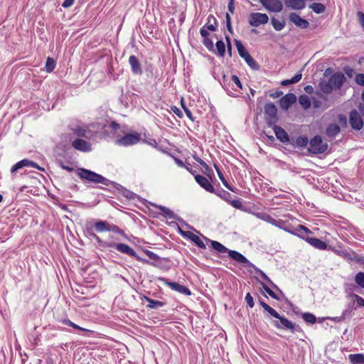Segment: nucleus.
Segmentation results:
<instances>
[{"label":"nucleus","mask_w":364,"mask_h":364,"mask_svg":"<svg viewBox=\"0 0 364 364\" xmlns=\"http://www.w3.org/2000/svg\"><path fill=\"white\" fill-rule=\"evenodd\" d=\"M346 80L345 75L341 73H336L332 75L326 85H324L323 90L325 92H331L333 89H339Z\"/></svg>","instance_id":"obj_5"},{"label":"nucleus","mask_w":364,"mask_h":364,"mask_svg":"<svg viewBox=\"0 0 364 364\" xmlns=\"http://www.w3.org/2000/svg\"><path fill=\"white\" fill-rule=\"evenodd\" d=\"M226 23H227V28L228 30L232 33V27L230 23V16L228 14H226Z\"/></svg>","instance_id":"obj_60"},{"label":"nucleus","mask_w":364,"mask_h":364,"mask_svg":"<svg viewBox=\"0 0 364 364\" xmlns=\"http://www.w3.org/2000/svg\"><path fill=\"white\" fill-rule=\"evenodd\" d=\"M348 360L351 364H364V355L362 353L350 354Z\"/></svg>","instance_id":"obj_29"},{"label":"nucleus","mask_w":364,"mask_h":364,"mask_svg":"<svg viewBox=\"0 0 364 364\" xmlns=\"http://www.w3.org/2000/svg\"><path fill=\"white\" fill-rule=\"evenodd\" d=\"M309 8L316 14L323 13L326 10V6L321 3H313L309 6Z\"/></svg>","instance_id":"obj_32"},{"label":"nucleus","mask_w":364,"mask_h":364,"mask_svg":"<svg viewBox=\"0 0 364 364\" xmlns=\"http://www.w3.org/2000/svg\"><path fill=\"white\" fill-rule=\"evenodd\" d=\"M303 318L306 322L310 323H315L316 321V316L313 314H311V313L304 314Z\"/></svg>","instance_id":"obj_43"},{"label":"nucleus","mask_w":364,"mask_h":364,"mask_svg":"<svg viewBox=\"0 0 364 364\" xmlns=\"http://www.w3.org/2000/svg\"><path fill=\"white\" fill-rule=\"evenodd\" d=\"M87 232L95 238L98 243L102 242V240L99 236H97L94 230H95L97 232H119V228L116 225H111L107 221L104 220H98L94 223L93 225L90 228L87 227L86 228Z\"/></svg>","instance_id":"obj_1"},{"label":"nucleus","mask_w":364,"mask_h":364,"mask_svg":"<svg viewBox=\"0 0 364 364\" xmlns=\"http://www.w3.org/2000/svg\"><path fill=\"white\" fill-rule=\"evenodd\" d=\"M26 166H31L36 168L40 171H44V168L39 166L36 162L30 161L28 159H23L17 163H16L11 168V173H14L17 171L18 169L22 168Z\"/></svg>","instance_id":"obj_10"},{"label":"nucleus","mask_w":364,"mask_h":364,"mask_svg":"<svg viewBox=\"0 0 364 364\" xmlns=\"http://www.w3.org/2000/svg\"><path fill=\"white\" fill-rule=\"evenodd\" d=\"M171 110L180 118L183 117L182 112L176 106L171 107Z\"/></svg>","instance_id":"obj_58"},{"label":"nucleus","mask_w":364,"mask_h":364,"mask_svg":"<svg viewBox=\"0 0 364 364\" xmlns=\"http://www.w3.org/2000/svg\"><path fill=\"white\" fill-rule=\"evenodd\" d=\"M245 301L250 308H252L255 305L254 299L250 293H247L245 296Z\"/></svg>","instance_id":"obj_48"},{"label":"nucleus","mask_w":364,"mask_h":364,"mask_svg":"<svg viewBox=\"0 0 364 364\" xmlns=\"http://www.w3.org/2000/svg\"><path fill=\"white\" fill-rule=\"evenodd\" d=\"M161 209L164 212V213L166 215L171 216L172 212L168 208H165V207H162Z\"/></svg>","instance_id":"obj_64"},{"label":"nucleus","mask_w":364,"mask_h":364,"mask_svg":"<svg viewBox=\"0 0 364 364\" xmlns=\"http://www.w3.org/2000/svg\"><path fill=\"white\" fill-rule=\"evenodd\" d=\"M355 82L360 85H364V74H358L355 76Z\"/></svg>","instance_id":"obj_50"},{"label":"nucleus","mask_w":364,"mask_h":364,"mask_svg":"<svg viewBox=\"0 0 364 364\" xmlns=\"http://www.w3.org/2000/svg\"><path fill=\"white\" fill-rule=\"evenodd\" d=\"M262 287L264 289V290L273 299H279L277 294L270 289L264 283H262Z\"/></svg>","instance_id":"obj_47"},{"label":"nucleus","mask_w":364,"mask_h":364,"mask_svg":"<svg viewBox=\"0 0 364 364\" xmlns=\"http://www.w3.org/2000/svg\"><path fill=\"white\" fill-rule=\"evenodd\" d=\"M200 165L204 168V173L205 174H208V173H210V171H211L210 168L209 167V166L204 161H202V163H200Z\"/></svg>","instance_id":"obj_56"},{"label":"nucleus","mask_w":364,"mask_h":364,"mask_svg":"<svg viewBox=\"0 0 364 364\" xmlns=\"http://www.w3.org/2000/svg\"><path fill=\"white\" fill-rule=\"evenodd\" d=\"M62 323L65 324V325H67V326H71L73 327V328L75 329H77V330H80V331H87V332H92V331H90L88 329H86V328H84L82 327H80V326L74 323L73 322H72L70 319L68 318H65V319H63L61 321Z\"/></svg>","instance_id":"obj_33"},{"label":"nucleus","mask_w":364,"mask_h":364,"mask_svg":"<svg viewBox=\"0 0 364 364\" xmlns=\"http://www.w3.org/2000/svg\"><path fill=\"white\" fill-rule=\"evenodd\" d=\"M257 216L261 220L266 221L268 223L273 224L274 222V218H273L271 215L267 213H257Z\"/></svg>","instance_id":"obj_40"},{"label":"nucleus","mask_w":364,"mask_h":364,"mask_svg":"<svg viewBox=\"0 0 364 364\" xmlns=\"http://www.w3.org/2000/svg\"><path fill=\"white\" fill-rule=\"evenodd\" d=\"M228 10L230 13L233 14L235 10L234 0H230L228 5Z\"/></svg>","instance_id":"obj_61"},{"label":"nucleus","mask_w":364,"mask_h":364,"mask_svg":"<svg viewBox=\"0 0 364 364\" xmlns=\"http://www.w3.org/2000/svg\"><path fill=\"white\" fill-rule=\"evenodd\" d=\"M273 225L278 227L279 228H283L285 225V222L283 220H276L274 219V222L272 224Z\"/></svg>","instance_id":"obj_53"},{"label":"nucleus","mask_w":364,"mask_h":364,"mask_svg":"<svg viewBox=\"0 0 364 364\" xmlns=\"http://www.w3.org/2000/svg\"><path fill=\"white\" fill-rule=\"evenodd\" d=\"M259 304L262 306V308L267 311L271 316L274 317L275 318L279 319V321H274V326L279 329H284V330H294V323L288 320L287 318L281 316L279 313L274 309L272 307L269 306L267 304L264 302L263 301H259Z\"/></svg>","instance_id":"obj_2"},{"label":"nucleus","mask_w":364,"mask_h":364,"mask_svg":"<svg viewBox=\"0 0 364 364\" xmlns=\"http://www.w3.org/2000/svg\"><path fill=\"white\" fill-rule=\"evenodd\" d=\"M308 142V138L305 136H300L296 139V144L300 147H305Z\"/></svg>","instance_id":"obj_42"},{"label":"nucleus","mask_w":364,"mask_h":364,"mask_svg":"<svg viewBox=\"0 0 364 364\" xmlns=\"http://www.w3.org/2000/svg\"><path fill=\"white\" fill-rule=\"evenodd\" d=\"M306 0H284V4L287 7L294 10H301L306 6Z\"/></svg>","instance_id":"obj_20"},{"label":"nucleus","mask_w":364,"mask_h":364,"mask_svg":"<svg viewBox=\"0 0 364 364\" xmlns=\"http://www.w3.org/2000/svg\"><path fill=\"white\" fill-rule=\"evenodd\" d=\"M175 163L179 166V167H185V164L183 161L178 158H174Z\"/></svg>","instance_id":"obj_62"},{"label":"nucleus","mask_w":364,"mask_h":364,"mask_svg":"<svg viewBox=\"0 0 364 364\" xmlns=\"http://www.w3.org/2000/svg\"><path fill=\"white\" fill-rule=\"evenodd\" d=\"M349 122L351 128L358 131L361 130L364 124L362 117L355 109L350 112Z\"/></svg>","instance_id":"obj_9"},{"label":"nucleus","mask_w":364,"mask_h":364,"mask_svg":"<svg viewBox=\"0 0 364 364\" xmlns=\"http://www.w3.org/2000/svg\"><path fill=\"white\" fill-rule=\"evenodd\" d=\"M62 323L65 324V325H67V326H71L73 327V328L75 329H77V330H80V331H87V332H92V331H90L88 329H86V328H84L82 327H80V326L74 323L73 322H72L70 319L68 318H65V319H63L61 321Z\"/></svg>","instance_id":"obj_34"},{"label":"nucleus","mask_w":364,"mask_h":364,"mask_svg":"<svg viewBox=\"0 0 364 364\" xmlns=\"http://www.w3.org/2000/svg\"><path fill=\"white\" fill-rule=\"evenodd\" d=\"M214 167L217 171V173H218V176L220 178V180L221 181V182L223 183V184L230 191H231L232 192H235V190L232 188V187L228 183V181L225 180L223 174L222 173L221 171L220 170L219 167L216 165V164H214Z\"/></svg>","instance_id":"obj_30"},{"label":"nucleus","mask_w":364,"mask_h":364,"mask_svg":"<svg viewBox=\"0 0 364 364\" xmlns=\"http://www.w3.org/2000/svg\"><path fill=\"white\" fill-rule=\"evenodd\" d=\"M77 176L82 179L94 183H102L107 185V179L102 175L83 168H78Z\"/></svg>","instance_id":"obj_4"},{"label":"nucleus","mask_w":364,"mask_h":364,"mask_svg":"<svg viewBox=\"0 0 364 364\" xmlns=\"http://www.w3.org/2000/svg\"><path fill=\"white\" fill-rule=\"evenodd\" d=\"M257 272L259 274V275L264 280L268 282L270 284H272V282L270 280V279L262 270L258 269H257Z\"/></svg>","instance_id":"obj_54"},{"label":"nucleus","mask_w":364,"mask_h":364,"mask_svg":"<svg viewBox=\"0 0 364 364\" xmlns=\"http://www.w3.org/2000/svg\"><path fill=\"white\" fill-rule=\"evenodd\" d=\"M235 46L240 57L248 53L243 44L240 41H235Z\"/></svg>","instance_id":"obj_41"},{"label":"nucleus","mask_w":364,"mask_h":364,"mask_svg":"<svg viewBox=\"0 0 364 364\" xmlns=\"http://www.w3.org/2000/svg\"><path fill=\"white\" fill-rule=\"evenodd\" d=\"M229 256L240 264H246L248 259L241 253L235 250H228Z\"/></svg>","instance_id":"obj_24"},{"label":"nucleus","mask_w":364,"mask_h":364,"mask_svg":"<svg viewBox=\"0 0 364 364\" xmlns=\"http://www.w3.org/2000/svg\"><path fill=\"white\" fill-rule=\"evenodd\" d=\"M75 0H65L62 4L64 8L70 7L75 2Z\"/></svg>","instance_id":"obj_59"},{"label":"nucleus","mask_w":364,"mask_h":364,"mask_svg":"<svg viewBox=\"0 0 364 364\" xmlns=\"http://www.w3.org/2000/svg\"><path fill=\"white\" fill-rule=\"evenodd\" d=\"M260 3L270 11L279 12L282 10V4L279 0H260Z\"/></svg>","instance_id":"obj_12"},{"label":"nucleus","mask_w":364,"mask_h":364,"mask_svg":"<svg viewBox=\"0 0 364 364\" xmlns=\"http://www.w3.org/2000/svg\"><path fill=\"white\" fill-rule=\"evenodd\" d=\"M355 282L361 288L364 289V272H359L355 276Z\"/></svg>","instance_id":"obj_38"},{"label":"nucleus","mask_w":364,"mask_h":364,"mask_svg":"<svg viewBox=\"0 0 364 364\" xmlns=\"http://www.w3.org/2000/svg\"><path fill=\"white\" fill-rule=\"evenodd\" d=\"M274 132L277 138L282 142L285 143L289 141V135L287 132L279 126H274Z\"/></svg>","instance_id":"obj_23"},{"label":"nucleus","mask_w":364,"mask_h":364,"mask_svg":"<svg viewBox=\"0 0 364 364\" xmlns=\"http://www.w3.org/2000/svg\"><path fill=\"white\" fill-rule=\"evenodd\" d=\"M140 299L141 301L145 300L148 302V304L146 305L147 309H157L161 307H163L165 304L164 302L161 301L154 300L145 295L141 296Z\"/></svg>","instance_id":"obj_22"},{"label":"nucleus","mask_w":364,"mask_h":364,"mask_svg":"<svg viewBox=\"0 0 364 364\" xmlns=\"http://www.w3.org/2000/svg\"><path fill=\"white\" fill-rule=\"evenodd\" d=\"M195 180L206 191H208L210 193H214L215 192L214 187L210 183L209 180L208 178H206L205 177H204V176H203L201 175H196L195 176Z\"/></svg>","instance_id":"obj_18"},{"label":"nucleus","mask_w":364,"mask_h":364,"mask_svg":"<svg viewBox=\"0 0 364 364\" xmlns=\"http://www.w3.org/2000/svg\"><path fill=\"white\" fill-rule=\"evenodd\" d=\"M245 62L251 68L254 70H258L259 68L257 63L254 60V58L252 56L250 57Z\"/></svg>","instance_id":"obj_45"},{"label":"nucleus","mask_w":364,"mask_h":364,"mask_svg":"<svg viewBox=\"0 0 364 364\" xmlns=\"http://www.w3.org/2000/svg\"><path fill=\"white\" fill-rule=\"evenodd\" d=\"M301 237L318 250H324L327 248V244L320 239L306 236H301Z\"/></svg>","instance_id":"obj_17"},{"label":"nucleus","mask_w":364,"mask_h":364,"mask_svg":"<svg viewBox=\"0 0 364 364\" xmlns=\"http://www.w3.org/2000/svg\"><path fill=\"white\" fill-rule=\"evenodd\" d=\"M200 33L203 38V45L211 51L214 50V45L213 41L209 38L208 31L205 29V28H201L200 30Z\"/></svg>","instance_id":"obj_21"},{"label":"nucleus","mask_w":364,"mask_h":364,"mask_svg":"<svg viewBox=\"0 0 364 364\" xmlns=\"http://www.w3.org/2000/svg\"><path fill=\"white\" fill-rule=\"evenodd\" d=\"M272 26H273L274 28L276 31H281L284 27V23L281 22V21H279V20H277V19H276L274 18H273L272 19Z\"/></svg>","instance_id":"obj_44"},{"label":"nucleus","mask_w":364,"mask_h":364,"mask_svg":"<svg viewBox=\"0 0 364 364\" xmlns=\"http://www.w3.org/2000/svg\"><path fill=\"white\" fill-rule=\"evenodd\" d=\"M302 75L301 73H296L293 77L290 79V82L292 84L296 83L301 80Z\"/></svg>","instance_id":"obj_52"},{"label":"nucleus","mask_w":364,"mask_h":364,"mask_svg":"<svg viewBox=\"0 0 364 364\" xmlns=\"http://www.w3.org/2000/svg\"><path fill=\"white\" fill-rule=\"evenodd\" d=\"M129 63L131 66L132 72L135 75H141L142 70L141 64L135 55H131L129 58Z\"/></svg>","instance_id":"obj_19"},{"label":"nucleus","mask_w":364,"mask_h":364,"mask_svg":"<svg viewBox=\"0 0 364 364\" xmlns=\"http://www.w3.org/2000/svg\"><path fill=\"white\" fill-rule=\"evenodd\" d=\"M296 231L298 232V235L301 237V236H304V234H311L312 232L306 227L302 225H299L296 229Z\"/></svg>","instance_id":"obj_39"},{"label":"nucleus","mask_w":364,"mask_h":364,"mask_svg":"<svg viewBox=\"0 0 364 364\" xmlns=\"http://www.w3.org/2000/svg\"><path fill=\"white\" fill-rule=\"evenodd\" d=\"M141 139V134L138 132L125 134L117 140V144L123 146H132L138 144Z\"/></svg>","instance_id":"obj_7"},{"label":"nucleus","mask_w":364,"mask_h":364,"mask_svg":"<svg viewBox=\"0 0 364 364\" xmlns=\"http://www.w3.org/2000/svg\"><path fill=\"white\" fill-rule=\"evenodd\" d=\"M268 16L262 13H252L250 17V23L252 26L257 27L261 24H265L268 22Z\"/></svg>","instance_id":"obj_11"},{"label":"nucleus","mask_w":364,"mask_h":364,"mask_svg":"<svg viewBox=\"0 0 364 364\" xmlns=\"http://www.w3.org/2000/svg\"><path fill=\"white\" fill-rule=\"evenodd\" d=\"M299 102L304 109H307L311 107L310 99L306 95H303L299 97Z\"/></svg>","instance_id":"obj_31"},{"label":"nucleus","mask_w":364,"mask_h":364,"mask_svg":"<svg viewBox=\"0 0 364 364\" xmlns=\"http://www.w3.org/2000/svg\"><path fill=\"white\" fill-rule=\"evenodd\" d=\"M230 204L235 208H240L242 206L241 201L239 200H233L230 201Z\"/></svg>","instance_id":"obj_55"},{"label":"nucleus","mask_w":364,"mask_h":364,"mask_svg":"<svg viewBox=\"0 0 364 364\" xmlns=\"http://www.w3.org/2000/svg\"><path fill=\"white\" fill-rule=\"evenodd\" d=\"M204 238L205 240L210 242L212 247L217 252L220 253L228 252L229 250L220 242L215 240H210V239L205 237Z\"/></svg>","instance_id":"obj_27"},{"label":"nucleus","mask_w":364,"mask_h":364,"mask_svg":"<svg viewBox=\"0 0 364 364\" xmlns=\"http://www.w3.org/2000/svg\"><path fill=\"white\" fill-rule=\"evenodd\" d=\"M60 167H61L63 170H66V171H69V172H72V171H74V168H73L70 167V166H66V165H64V164H63L60 165Z\"/></svg>","instance_id":"obj_63"},{"label":"nucleus","mask_w":364,"mask_h":364,"mask_svg":"<svg viewBox=\"0 0 364 364\" xmlns=\"http://www.w3.org/2000/svg\"><path fill=\"white\" fill-rule=\"evenodd\" d=\"M73 147L80 151L87 152L91 151V144L90 142L81 139H77L73 141L72 142Z\"/></svg>","instance_id":"obj_15"},{"label":"nucleus","mask_w":364,"mask_h":364,"mask_svg":"<svg viewBox=\"0 0 364 364\" xmlns=\"http://www.w3.org/2000/svg\"><path fill=\"white\" fill-rule=\"evenodd\" d=\"M163 281L168 287L174 291H176L186 296H190L191 294V290L186 286L181 285L179 283L175 282H169L167 279H163Z\"/></svg>","instance_id":"obj_13"},{"label":"nucleus","mask_w":364,"mask_h":364,"mask_svg":"<svg viewBox=\"0 0 364 364\" xmlns=\"http://www.w3.org/2000/svg\"><path fill=\"white\" fill-rule=\"evenodd\" d=\"M215 46L218 55L223 57L225 53V46L224 42L223 41H218Z\"/></svg>","instance_id":"obj_37"},{"label":"nucleus","mask_w":364,"mask_h":364,"mask_svg":"<svg viewBox=\"0 0 364 364\" xmlns=\"http://www.w3.org/2000/svg\"><path fill=\"white\" fill-rule=\"evenodd\" d=\"M328 145L323 141L321 136L316 135L313 137L309 141V151L314 154H322L326 151Z\"/></svg>","instance_id":"obj_6"},{"label":"nucleus","mask_w":364,"mask_h":364,"mask_svg":"<svg viewBox=\"0 0 364 364\" xmlns=\"http://www.w3.org/2000/svg\"><path fill=\"white\" fill-rule=\"evenodd\" d=\"M264 109L268 124L270 126L274 125L278 120L277 108L275 105L272 102L267 103Z\"/></svg>","instance_id":"obj_8"},{"label":"nucleus","mask_w":364,"mask_h":364,"mask_svg":"<svg viewBox=\"0 0 364 364\" xmlns=\"http://www.w3.org/2000/svg\"><path fill=\"white\" fill-rule=\"evenodd\" d=\"M207 31H215L217 29V20L213 15H209L207 18L206 23L202 27Z\"/></svg>","instance_id":"obj_26"},{"label":"nucleus","mask_w":364,"mask_h":364,"mask_svg":"<svg viewBox=\"0 0 364 364\" xmlns=\"http://www.w3.org/2000/svg\"><path fill=\"white\" fill-rule=\"evenodd\" d=\"M296 97L293 93H288L279 100V105L284 109H288L291 105L296 102Z\"/></svg>","instance_id":"obj_16"},{"label":"nucleus","mask_w":364,"mask_h":364,"mask_svg":"<svg viewBox=\"0 0 364 364\" xmlns=\"http://www.w3.org/2000/svg\"><path fill=\"white\" fill-rule=\"evenodd\" d=\"M73 134L79 137H85L87 130L81 127H76L72 129Z\"/></svg>","instance_id":"obj_36"},{"label":"nucleus","mask_w":364,"mask_h":364,"mask_svg":"<svg viewBox=\"0 0 364 364\" xmlns=\"http://www.w3.org/2000/svg\"><path fill=\"white\" fill-rule=\"evenodd\" d=\"M144 253L149 257V258L154 262H159L160 257L154 252L150 250H145Z\"/></svg>","instance_id":"obj_46"},{"label":"nucleus","mask_w":364,"mask_h":364,"mask_svg":"<svg viewBox=\"0 0 364 364\" xmlns=\"http://www.w3.org/2000/svg\"><path fill=\"white\" fill-rule=\"evenodd\" d=\"M56 65L55 60L50 57H48L46 63V70L47 73H51L53 71Z\"/></svg>","instance_id":"obj_35"},{"label":"nucleus","mask_w":364,"mask_h":364,"mask_svg":"<svg viewBox=\"0 0 364 364\" xmlns=\"http://www.w3.org/2000/svg\"><path fill=\"white\" fill-rule=\"evenodd\" d=\"M231 79L232 82L240 89L242 88V83L239 79V77L237 75H232Z\"/></svg>","instance_id":"obj_51"},{"label":"nucleus","mask_w":364,"mask_h":364,"mask_svg":"<svg viewBox=\"0 0 364 364\" xmlns=\"http://www.w3.org/2000/svg\"><path fill=\"white\" fill-rule=\"evenodd\" d=\"M186 236L193 242L198 247L201 249H205L206 246L202 239L191 232H187Z\"/></svg>","instance_id":"obj_25"},{"label":"nucleus","mask_w":364,"mask_h":364,"mask_svg":"<svg viewBox=\"0 0 364 364\" xmlns=\"http://www.w3.org/2000/svg\"><path fill=\"white\" fill-rule=\"evenodd\" d=\"M107 247H112L116 249L121 253L125 254L129 257H134L139 262L144 264H149L153 265V262H149L147 259L141 257L138 255L136 252L130 246L124 243H109L107 244Z\"/></svg>","instance_id":"obj_3"},{"label":"nucleus","mask_w":364,"mask_h":364,"mask_svg":"<svg viewBox=\"0 0 364 364\" xmlns=\"http://www.w3.org/2000/svg\"><path fill=\"white\" fill-rule=\"evenodd\" d=\"M341 131L337 124H331L326 129V134L328 137H335Z\"/></svg>","instance_id":"obj_28"},{"label":"nucleus","mask_w":364,"mask_h":364,"mask_svg":"<svg viewBox=\"0 0 364 364\" xmlns=\"http://www.w3.org/2000/svg\"><path fill=\"white\" fill-rule=\"evenodd\" d=\"M182 107L184 109V112L186 114V116L191 120H193V115H192V112L183 105V103L182 102Z\"/></svg>","instance_id":"obj_57"},{"label":"nucleus","mask_w":364,"mask_h":364,"mask_svg":"<svg viewBox=\"0 0 364 364\" xmlns=\"http://www.w3.org/2000/svg\"><path fill=\"white\" fill-rule=\"evenodd\" d=\"M289 21L301 28H307L309 26V22L301 18L296 13H291L289 15Z\"/></svg>","instance_id":"obj_14"},{"label":"nucleus","mask_w":364,"mask_h":364,"mask_svg":"<svg viewBox=\"0 0 364 364\" xmlns=\"http://www.w3.org/2000/svg\"><path fill=\"white\" fill-rule=\"evenodd\" d=\"M352 296L355 298L358 306L364 307V299L363 297L355 294H353Z\"/></svg>","instance_id":"obj_49"}]
</instances>
